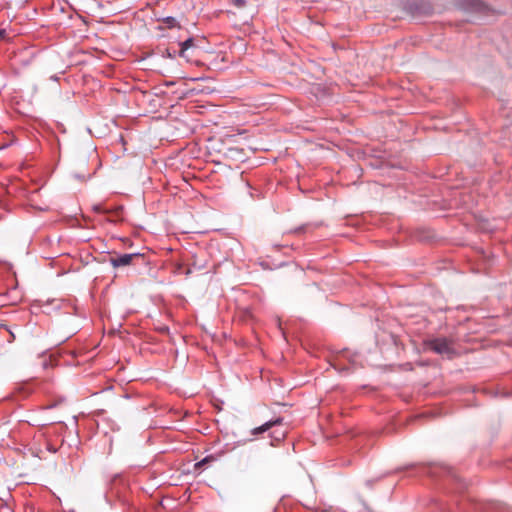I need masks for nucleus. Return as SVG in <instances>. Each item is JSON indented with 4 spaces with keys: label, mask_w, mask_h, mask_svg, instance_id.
I'll return each mask as SVG.
<instances>
[{
    "label": "nucleus",
    "mask_w": 512,
    "mask_h": 512,
    "mask_svg": "<svg viewBox=\"0 0 512 512\" xmlns=\"http://www.w3.org/2000/svg\"><path fill=\"white\" fill-rule=\"evenodd\" d=\"M140 253L121 254L110 258V263L114 268L128 266L133 263L135 259L142 258Z\"/></svg>",
    "instance_id": "nucleus-1"
},
{
    "label": "nucleus",
    "mask_w": 512,
    "mask_h": 512,
    "mask_svg": "<svg viewBox=\"0 0 512 512\" xmlns=\"http://www.w3.org/2000/svg\"><path fill=\"white\" fill-rule=\"evenodd\" d=\"M1 32H5V31H4V30H0V33H1Z\"/></svg>",
    "instance_id": "nucleus-13"
},
{
    "label": "nucleus",
    "mask_w": 512,
    "mask_h": 512,
    "mask_svg": "<svg viewBox=\"0 0 512 512\" xmlns=\"http://www.w3.org/2000/svg\"><path fill=\"white\" fill-rule=\"evenodd\" d=\"M0 39H5V34H0Z\"/></svg>",
    "instance_id": "nucleus-11"
},
{
    "label": "nucleus",
    "mask_w": 512,
    "mask_h": 512,
    "mask_svg": "<svg viewBox=\"0 0 512 512\" xmlns=\"http://www.w3.org/2000/svg\"><path fill=\"white\" fill-rule=\"evenodd\" d=\"M432 11V7L429 2L421 0L419 3H415V8L412 11L413 15H429Z\"/></svg>",
    "instance_id": "nucleus-5"
},
{
    "label": "nucleus",
    "mask_w": 512,
    "mask_h": 512,
    "mask_svg": "<svg viewBox=\"0 0 512 512\" xmlns=\"http://www.w3.org/2000/svg\"><path fill=\"white\" fill-rule=\"evenodd\" d=\"M282 423H283L282 417H277L273 420H269V421L265 422L264 424H262L261 426L252 429L251 435L256 436V435L262 434V433L268 431L269 429H271L272 427L281 425Z\"/></svg>",
    "instance_id": "nucleus-4"
},
{
    "label": "nucleus",
    "mask_w": 512,
    "mask_h": 512,
    "mask_svg": "<svg viewBox=\"0 0 512 512\" xmlns=\"http://www.w3.org/2000/svg\"><path fill=\"white\" fill-rule=\"evenodd\" d=\"M233 4L236 6V7H243L245 5V0H232Z\"/></svg>",
    "instance_id": "nucleus-8"
},
{
    "label": "nucleus",
    "mask_w": 512,
    "mask_h": 512,
    "mask_svg": "<svg viewBox=\"0 0 512 512\" xmlns=\"http://www.w3.org/2000/svg\"><path fill=\"white\" fill-rule=\"evenodd\" d=\"M284 436H285V432H284V431H282L281 433H279V435L276 437V439H277V440H281V439H283V438H284Z\"/></svg>",
    "instance_id": "nucleus-10"
},
{
    "label": "nucleus",
    "mask_w": 512,
    "mask_h": 512,
    "mask_svg": "<svg viewBox=\"0 0 512 512\" xmlns=\"http://www.w3.org/2000/svg\"><path fill=\"white\" fill-rule=\"evenodd\" d=\"M431 349L438 354H448L451 352L449 342L445 338H437L431 341Z\"/></svg>",
    "instance_id": "nucleus-3"
},
{
    "label": "nucleus",
    "mask_w": 512,
    "mask_h": 512,
    "mask_svg": "<svg viewBox=\"0 0 512 512\" xmlns=\"http://www.w3.org/2000/svg\"><path fill=\"white\" fill-rule=\"evenodd\" d=\"M208 461H209V457H206V458L202 459L201 461H199L198 463H196L195 467H196V468H200V467H202L204 464H206Z\"/></svg>",
    "instance_id": "nucleus-9"
},
{
    "label": "nucleus",
    "mask_w": 512,
    "mask_h": 512,
    "mask_svg": "<svg viewBox=\"0 0 512 512\" xmlns=\"http://www.w3.org/2000/svg\"><path fill=\"white\" fill-rule=\"evenodd\" d=\"M174 22H175V20H174V19H170V20H169V23H171V24H172V23H174Z\"/></svg>",
    "instance_id": "nucleus-12"
},
{
    "label": "nucleus",
    "mask_w": 512,
    "mask_h": 512,
    "mask_svg": "<svg viewBox=\"0 0 512 512\" xmlns=\"http://www.w3.org/2000/svg\"><path fill=\"white\" fill-rule=\"evenodd\" d=\"M464 8L471 11H481L483 4L479 0H463Z\"/></svg>",
    "instance_id": "nucleus-6"
},
{
    "label": "nucleus",
    "mask_w": 512,
    "mask_h": 512,
    "mask_svg": "<svg viewBox=\"0 0 512 512\" xmlns=\"http://www.w3.org/2000/svg\"><path fill=\"white\" fill-rule=\"evenodd\" d=\"M93 211L97 212V213H103V214H106V213H109L110 211L107 210V209H104L101 204H96L92 207Z\"/></svg>",
    "instance_id": "nucleus-7"
},
{
    "label": "nucleus",
    "mask_w": 512,
    "mask_h": 512,
    "mask_svg": "<svg viewBox=\"0 0 512 512\" xmlns=\"http://www.w3.org/2000/svg\"><path fill=\"white\" fill-rule=\"evenodd\" d=\"M178 45L180 47L179 51H178L179 56L185 57V58L190 57V54H189L190 50H194L198 47V45L196 43V39L193 37H189L186 40L179 42Z\"/></svg>",
    "instance_id": "nucleus-2"
}]
</instances>
